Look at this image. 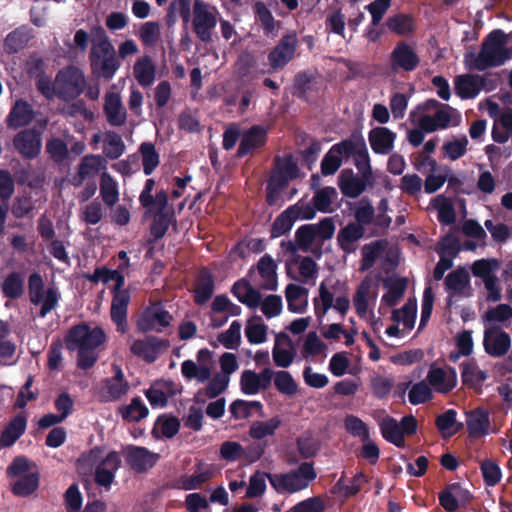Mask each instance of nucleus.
Wrapping results in <instances>:
<instances>
[{
  "label": "nucleus",
  "mask_w": 512,
  "mask_h": 512,
  "mask_svg": "<svg viewBox=\"0 0 512 512\" xmlns=\"http://www.w3.org/2000/svg\"><path fill=\"white\" fill-rule=\"evenodd\" d=\"M507 35L501 29L492 30L483 39L478 54L465 55V64L469 70L485 71L500 67L511 58V51L506 47Z\"/></svg>",
  "instance_id": "obj_1"
},
{
  "label": "nucleus",
  "mask_w": 512,
  "mask_h": 512,
  "mask_svg": "<svg viewBox=\"0 0 512 512\" xmlns=\"http://www.w3.org/2000/svg\"><path fill=\"white\" fill-rule=\"evenodd\" d=\"M92 48L89 54L91 71L94 75L111 80L120 68L114 46L102 26L91 29Z\"/></svg>",
  "instance_id": "obj_2"
},
{
  "label": "nucleus",
  "mask_w": 512,
  "mask_h": 512,
  "mask_svg": "<svg viewBox=\"0 0 512 512\" xmlns=\"http://www.w3.org/2000/svg\"><path fill=\"white\" fill-rule=\"evenodd\" d=\"M270 485L279 494H294L309 487L317 473L312 462H302L286 473L266 474Z\"/></svg>",
  "instance_id": "obj_3"
},
{
  "label": "nucleus",
  "mask_w": 512,
  "mask_h": 512,
  "mask_svg": "<svg viewBox=\"0 0 512 512\" xmlns=\"http://www.w3.org/2000/svg\"><path fill=\"white\" fill-rule=\"evenodd\" d=\"M114 286L111 288L112 300L110 307L111 321L116 325L117 332L125 334L128 331V306L131 301L129 288H124L125 277L116 270L113 276Z\"/></svg>",
  "instance_id": "obj_4"
},
{
  "label": "nucleus",
  "mask_w": 512,
  "mask_h": 512,
  "mask_svg": "<svg viewBox=\"0 0 512 512\" xmlns=\"http://www.w3.org/2000/svg\"><path fill=\"white\" fill-rule=\"evenodd\" d=\"M106 340L101 327L91 328L82 323L73 326L66 334V349L68 350H95Z\"/></svg>",
  "instance_id": "obj_5"
},
{
  "label": "nucleus",
  "mask_w": 512,
  "mask_h": 512,
  "mask_svg": "<svg viewBox=\"0 0 512 512\" xmlns=\"http://www.w3.org/2000/svg\"><path fill=\"white\" fill-rule=\"evenodd\" d=\"M217 25L215 9L202 0L193 4L192 27L196 37L203 43L212 42L213 31Z\"/></svg>",
  "instance_id": "obj_6"
},
{
  "label": "nucleus",
  "mask_w": 512,
  "mask_h": 512,
  "mask_svg": "<svg viewBox=\"0 0 512 512\" xmlns=\"http://www.w3.org/2000/svg\"><path fill=\"white\" fill-rule=\"evenodd\" d=\"M173 316L160 302L151 303L139 314L136 327L141 333L155 331L158 333L171 325Z\"/></svg>",
  "instance_id": "obj_7"
},
{
  "label": "nucleus",
  "mask_w": 512,
  "mask_h": 512,
  "mask_svg": "<svg viewBox=\"0 0 512 512\" xmlns=\"http://www.w3.org/2000/svg\"><path fill=\"white\" fill-rule=\"evenodd\" d=\"M388 63L393 74L410 73L420 66L421 59L410 43L401 40L390 52Z\"/></svg>",
  "instance_id": "obj_8"
},
{
  "label": "nucleus",
  "mask_w": 512,
  "mask_h": 512,
  "mask_svg": "<svg viewBox=\"0 0 512 512\" xmlns=\"http://www.w3.org/2000/svg\"><path fill=\"white\" fill-rule=\"evenodd\" d=\"M298 46L295 31L284 34L276 46L268 53V63L273 71L282 70L294 57Z\"/></svg>",
  "instance_id": "obj_9"
},
{
  "label": "nucleus",
  "mask_w": 512,
  "mask_h": 512,
  "mask_svg": "<svg viewBox=\"0 0 512 512\" xmlns=\"http://www.w3.org/2000/svg\"><path fill=\"white\" fill-rule=\"evenodd\" d=\"M314 311L316 317L320 320L326 313L334 308L342 317H344L350 309V300L347 296H339L335 299L333 294L328 290L324 282L319 286V298H314Z\"/></svg>",
  "instance_id": "obj_10"
},
{
  "label": "nucleus",
  "mask_w": 512,
  "mask_h": 512,
  "mask_svg": "<svg viewBox=\"0 0 512 512\" xmlns=\"http://www.w3.org/2000/svg\"><path fill=\"white\" fill-rule=\"evenodd\" d=\"M170 346L168 339L159 338L157 336L149 335L144 339L135 340L131 347V353L139 358H142L147 363L156 361L160 353L166 351Z\"/></svg>",
  "instance_id": "obj_11"
},
{
  "label": "nucleus",
  "mask_w": 512,
  "mask_h": 512,
  "mask_svg": "<svg viewBox=\"0 0 512 512\" xmlns=\"http://www.w3.org/2000/svg\"><path fill=\"white\" fill-rule=\"evenodd\" d=\"M13 146L22 157L35 159L41 152V133L35 128L23 129L14 136Z\"/></svg>",
  "instance_id": "obj_12"
},
{
  "label": "nucleus",
  "mask_w": 512,
  "mask_h": 512,
  "mask_svg": "<svg viewBox=\"0 0 512 512\" xmlns=\"http://www.w3.org/2000/svg\"><path fill=\"white\" fill-rule=\"evenodd\" d=\"M121 466V458L118 452H109L104 459H102L94 471V481L98 486L110 489L115 479V474Z\"/></svg>",
  "instance_id": "obj_13"
},
{
  "label": "nucleus",
  "mask_w": 512,
  "mask_h": 512,
  "mask_svg": "<svg viewBox=\"0 0 512 512\" xmlns=\"http://www.w3.org/2000/svg\"><path fill=\"white\" fill-rule=\"evenodd\" d=\"M483 346L488 355L502 357L507 354L511 347V338L507 332L499 327L486 328Z\"/></svg>",
  "instance_id": "obj_14"
},
{
  "label": "nucleus",
  "mask_w": 512,
  "mask_h": 512,
  "mask_svg": "<svg viewBox=\"0 0 512 512\" xmlns=\"http://www.w3.org/2000/svg\"><path fill=\"white\" fill-rule=\"evenodd\" d=\"M275 168L272 170L269 180L278 187H287L290 180L299 175V167L291 154L284 157L275 156Z\"/></svg>",
  "instance_id": "obj_15"
},
{
  "label": "nucleus",
  "mask_w": 512,
  "mask_h": 512,
  "mask_svg": "<svg viewBox=\"0 0 512 512\" xmlns=\"http://www.w3.org/2000/svg\"><path fill=\"white\" fill-rule=\"evenodd\" d=\"M267 142V130L260 125H253L241 137L236 156L243 158L263 148Z\"/></svg>",
  "instance_id": "obj_16"
},
{
  "label": "nucleus",
  "mask_w": 512,
  "mask_h": 512,
  "mask_svg": "<svg viewBox=\"0 0 512 512\" xmlns=\"http://www.w3.org/2000/svg\"><path fill=\"white\" fill-rule=\"evenodd\" d=\"M427 383L440 394L450 393L457 385V374L453 367L447 370L431 366L427 374Z\"/></svg>",
  "instance_id": "obj_17"
},
{
  "label": "nucleus",
  "mask_w": 512,
  "mask_h": 512,
  "mask_svg": "<svg viewBox=\"0 0 512 512\" xmlns=\"http://www.w3.org/2000/svg\"><path fill=\"white\" fill-rule=\"evenodd\" d=\"M445 286L448 292L447 306L451 307L455 296H471L470 277L464 269H456L445 278Z\"/></svg>",
  "instance_id": "obj_18"
},
{
  "label": "nucleus",
  "mask_w": 512,
  "mask_h": 512,
  "mask_svg": "<svg viewBox=\"0 0 512 512\" xmlns=\"http://www.w3.org/2000/svg\"><path fill=\"white\" fill-rule=\"evenodd\" d=\"M372 185V180H366L361 175H355L350 168L343 169L338 176V186L341 193L348 198H357L365 190L367 185Z\"/></svg>",
  "instance_id": "obj_19"
},
{
  "label": "nucleus",
  "mask_w": 512,
  "mask_h": 512,
  "mask_svg": "<svg viewBox=\"0 0 512 512\" xmlns=\"http://www.w3.org/2000/svg\"><path fill=\"white\" fill-rule=\"evenodd\" d=\"M466 426L470 437L477 439L489 434L490 414L484 407L466 412Z\"/></svg>",
  "instance_id": "obj_20"
},
{
  "label": "nucleus",
  "mask_w": 512,
  "mask_h": 512,
  "mask_svg": "<svg viewBox=\"0 0 512 512\" xmlns=\"http://www.w3.org/2000/svg\"><path fill=\"white\" fill-rule=\"evenodd\" d=\"M215 290L214 276L208 268H202L196 279L193 290V300L196 305L206 304L213 296Z\"/></svg>",
  "instance_id": "obj_21"
},
{
  "label": "nucleus",
  "mask_w": 512,
  "mask_h": 512,
  "mask_svg": "<svg viewBox=\"0 0 512 512\" xmlns=\"http://www.w3.org/2000/svg\"><path fill=\"white\" fill-rule=\"evenodd\" d=\"M37 90L48 100L58 98L64 100V69H60L54 81L46 74L38 75Z\"/></svg>",
  "instance_id": "obj_22"
},
{
  "label": "nucleus",
  "mask_w": 512,
  "mask_h": 512,
  "mask_svg": "<svg viewBox=\"0 0 512 512\" xmlns=\"http://www.w3.org/2000/svg\"><path fill=\"white\" fill-rule=\"evenodd\" d=\"M157 460V454L150 452L145 447L139 446H131L126 455L127 464L139 473L146 472L152 468Z\"/></svg>",
  "instance_id": "obj_23"
},
{
  "label": "nucleus",
  "mask_w": 512,
  "mask_h": 512,
  "mask_svg": "<svg viewBox=\"0 0 512 512\" xmlns=\"http://www.w3.org/2000/svg\"><path fill=\"white\" fill-rule=\"evenodd\" d=\"M395 139L396 133L387 127H375L368 133V140L373 152L380 155H386L392 150Z\"/></svg>",
  "instance_id": "obj_24"
},
{
  "label": "nucleus",
  "mask_w": 512,
  "mask_h": 512,
  "mask_svg": "<svg viewBox=\"0 0 512 512\" xmlns=\"http://www.w3.org/2000/svg\"><path fill=\"white\" fill-rule=\"evenodd\" d=\"M482 75L462 74L455 78L454 90L461 99H473L481 92Z\"/></svg>",
  "instance_id": "obj_25"
},
{
  "label": "nucleus",
  "mask_w": 512,
  "mask_h": 512,
  "mask_svg": "<svg viewBox=\"0 0 512 512\" xmlns=\"http://www.w3.org/2000/svg\"><path fill=\"white\" fill-rule=\"evenodd\" d=\"M364 235L365 228L362 225L350 222L339 230L337 242L341 250L349 254L355 250L354 243L363 238Z\"/></svg>",
  "instance_id": "obj_26"
},
{
  "label": "nucleus",
  "mask_w": 512,
  "mask_h": 512,
  "mask_svg": "<svg viewBox=\"0 0 512 512\" xmlns=\"http://www.w3.org/2000/svg\"><path fill=\"white\" fill-rule=\"evenodd\" d=\"M388 30L398 36L407 37L416 30V20L411 14L396 13L389 16L385 21Z\"/></svg>",
  "instance_id": "obj_27"
},
{
  "label": "nucleus",
  "mask_w": 512,
  "mask_h": 512,
  "mask_svg": "<svg viewBox=\"0 0 512 512\" xmlns=\"http://www.w3.org/2000/svg\"><path fill=\"white\" fill-rule=\"evenodd\" d=\"M33 38V30L27 26H20L11 31L4 39L3 48L8 54H15L23 50Z\"/></svg>",
  "instance_id": "obj_28"
},
{
  "label": "nucleus",
  "mask_w": 512,
  "mask_h": 512,
  "mask_svg": "<svg viewBox=\"0 0 512 512\" xmlns=\"http://www.w3.org/2000/svg\"><path fill=\"white\" fill-rule=\"evenodd\" d=\"M34 119V111L31 105L20 99L15 102L7 117V126L17 129L28 125Z\"/></svg>",
  "instance_id": "obj_29"
},
{
  "label": "nucleus",
  "mask_w": 512,
  "mask_h": 512,
  "mask_svg": "<svg viewBox=\"0 0 512 512\" xmlns=\"http://www.w3.org/2000/svg\"><path fill=\"white\" fill-rule=\"evenodd\" d=\"M133 75L142 87L151 86L156 78V66L149 55L136 60L133 66Z\"/></svg>",
  "instance_id": "obj_30"
},
{
  "label": "nucleus",
  "mask_w": 512,
  "mask_h": 512,
  "mask_svg": "<svg viewBox=\"0 0 512 512\" xmlns=\"http://www.w3.org/2000/svg\"><path fill=\"white\" fill-rule=\"evenodd\" d=\"M104 113L107 122L114 127L125 124L127 113L122 106V102L118 95L108 94L105 99Z\"/></svg>",
  "instance_id": "obj_31"
},
{
  "label": "nucleus",
  "mask_w": 512,
  "mask_h": 512,
  "mask_svg": "<svg viewBox=\"0 0 512 512\" xmlns=\"http://www.w3.org/2000/svg\"><path fill=\"white\" fill-rule=\"evenodd\" d=\"M27 419L25 415H16L4 428L0 435V445L2 447L12 446L25 432Z\"/></svg>",
  "instance_id": "obj_32"
},
{
  "label": "nucleus",
  "mask_w": 512,
  "mask_h": 512,
  "mask_svg": "<svg viewBox=\"0 0 512 512\" xmlns=\"http://www.w3.org/2000/svg\"><path fill=\"white\" fill-rule=\"evenodd\" d=\"M257 270L264 283L261 287L265 290L277 289V264L269 254L262 256L257 263Z\"/></svg>",
  "instance_id": "obj_33"
},
{
  "label": "nucleus",
  "mask_w": 512,
  "mask_h": 512,
  "mask_svg": "<svg viewBox=\"0 0 512 512\" xmlns=\"http://www.w3.org/2000/svg\"><path fill=\"white\" fill-rule=\"evenodd\" d=\"M86 79L81 69L74 66H66V102L68 97L75 98L86 89Z\"/></svg>",
  "instance_id": "obj_34"
},
{
  "label": "nucleus",
  "mask_w": 512,
  "mask_h": 512,
  "mask_svg": "<svg viewBox=\"0 0 512 512\" xmlns=\"http://www.w3.org/2000/svg\"><path fill=\"white\" fill-rule=\"evenodd\" d=\"M380 432L382 437L392 443L398 448L405 447V438L403 437V433H401V427L397 420L391 416H386L382 419L379 424Z\"/></svg>",
  "instance_id": "obj_35"
},
{
  "label": "nucleus",
  "mask_w": 512,
  "mask_h": 512,
  "mask_svg": "<svg viewBox=\"0 0 512 512\" xmlns=\"http://www.w3.org/2000/svg\"><path fill=\"white\" fill-rule=\"evenodd\" d=\"M308 290L297 284H288L285 289V296L289 311L293 313H303L307 307L306 297Z\"/></svg>",
  "instance_id": "obj_36"
},
{
  "label": "nucleus",
  "mask_w": 512,
  "mask_h": 512,
  "mask_svg": "<svg viewBox=\"0 0 512 512\" xmlns=\"http://www.w3.org/2000/svg\"><path fill=\"white\" fill-rule=\"evenodd\" d=\"M383 285L388 291L382 296V302L393 307L403 297L407 288V279L405 277L388 278L384 280Z\"/></svg>",
  "instance_id": "obj_37"
},
{
  "label": "nucleus",
  "mask_w": 512,
  "mask_h": 512,
  "mask_svg": "<svg viewBox=\"0 0 512 512\" xmlns=\"http://www.w3.org/2000/svg\"><path fill=\"white\" fill-rule=\"evenodd\" d=\"M294 210V206H289L275 218L270 229L271 239L278 238L291 231L295 221H297V215H293Z\"/></svg>",
  "instance_id": "obj_38"
},
{
  "label": "nucleus",
  "mask_w": 512,
  "mask_h": 512,
  "mask_svg": "<svg viewBox=\"0 0 512 512\" xmlns=\"http://www.w3.org/2000/svg\"><path fill=\"white\" fill-rule=\"evenodd\" d=\"M229 380L230 378L227 375L217 373L216 375H214V377L210 380V382L205 388L198 390L194 397L195 402H204V400L201 398L202 396H206L210 399L218 397L227 389L229 385Z\"/></svg>",
  "instance_id": "obj_39"
},
{
  "label": "nucleus",
  "mask_w": 512,
  "mask_h": 512,
  "mask_svg": "<svg viewBox=\"0 0 512 512\" xmlns=\"http://www.w3.org/2000/svg\"><path fill=\"white\" fill-rule=\"evenodd\" d=\"M460 368L462 382L468 387L480 386L488 378L487 372L480 370L474 360L463 362Z\"/></svg>",
  "instance_id": "obj_40"
},
{
  "label": "nucleus",
  "mask_w": 512,
  "mask_h": 512,
  "mask_svg": "<svg viewBox=\"0 0 512 512\" xmlns=\"http://www.w3.org/2000/svg\"><path fill=\"white\" fill-rule=\"evenodd\" d=\"M102 158L99 155H86L81 159L78 173L73 178L74 185L81 184L86 178L93 177L100 171Z\"/></svg>",
  "instance_id": "obj_41"
},
{
  "label": "nucleus",
  "mask_w": 512,
  "mask_h": 512,
  "mask_svg": "<svg viewBox=\"0 0 512 512\" xmlns=\"http://www.w3.org/2000/svg\"><path fill=\"white\" fill-rule=\"evenodd\" d=\"M40 475L37 472H31L21 476L11 487V492L18 497H28L32 495L39 487Z\"/></svg>",
  "instance_id": "obj_42"
},
{
  "label": "nucleus",
  "mask_w": 512,
  "mask_h": 512,
  "mask_svg": "<svg viewBox=\"0 0 512 512\" xmlns=\"http://www.w3.org/2000/svg\"><path fill=\"white\" fill-rule=\"evenodd\" d=\"M138 151L141 154L143 172L146 176H149L159 166L160 155L152 142L141 143Z\"/></svg>",
  "instance_id": "obj_43"
},
{
  "label": "nucleus",
  "mask_w": 512,
  "mask_h": 512,
  "mask_svg": "<svg viewBox=\"0 0 512 512\" xmlns=\"http://www.w3.org/2000/svg\"><path fill=\"white\" fill-rule=\"evenodd\" d=\"M171 223H174V225L177 223L174 212L156 211L150 226V234L155 241L165 236Z\"/></svg>",
  "instance_id": "obj_44"
},
{
  "label": "nucleus",
  "mask_w": 512,
  "mask_h": 512,
  "mask_svg": "<svg viewBox=\"0 0 512 512\" xmlns=\"http://www.w3.org/2000/svg\"><path fill=\"white\" fill-rule=\"evenodd\" d=\"M100 195L103 202L109 207L114 206L119 200L117 182L106 171L100 177Z\"/></svg>",
  "instance_id": "obj_45"
},
{
  "label": "nucleus",
  "mask_w": 512,
  "mask_h": 512,
  "mask_svg": "<svg viewBox=\"0 0 512 512\" xmlns=\"http://www.w3.org/2000/svg\"><path fill=\"white\" fill-rule=\"evenodd\" d=\"M252 8L255 19L260 23L264 34L267 36L273 34L276 30V20L266 4L262 1H256Z\"/></svg>",
  "instance_id": "obj_46"
},
{
  "label": "nucleus",
  "mask_w": 512,
  "mask_h": 512,
  "mask_svg": "<svg viewBox=\"0 0 512 512\" xmlns=\"http://www.w3.org/2000/svg\"><path fill=\"white\" fill-rule=\"evenodd\" d=\"M279 416H274L267 421H255L249 428V436L253 439L260 440L267 436H272L281 426Z\"/></svg>",
  "instance_id": "obj_47"
},
{
  "label": "nucleus",
  "mask_w": 512,
  "mask_h": 512,
  "mask_svg": "<svg viewBox=\"0 0 512 512\" xmlns=\"http://www.w3.org/2000/svg\"><path fill=\"white\" fill-rule=\"evenodd\" d=\"M104 450L102 446H95L89 451L82 453L77 460V470L79 473L87 474L91 472L104 459Z\"/></svg>",
  "instance_id": "obj_48"
},
{
  "label": "nucleus",
  "mask_w": 512,
  "mask_h": 512,
  "mask_svg": "<svg viewBox=\"0 0 512 512\" xmlns=\"http://www.w3.org/2000/svg\"><path fill=\"white\" fill-rule=\"evenodd\" d=\"M2 293L6 298L19 299L24 292V278L18 272L7 275L2 284Z\"/></svg>",
  "instance_id": "obj_49"
},
{
  "label": "nucleus",
  "mask_w": 512,
  "mask_h": 512,
  "mask_svg": "<svg viewBox=\"0 0 512 512\" xmlns=\"http://www.w3.org/2000/svg\"><path fill=\"white\" fill-rule=\"evenodd\" d=\"M385 249V243H382V241L377 240L369 244H365L362 247L361 254V264H360V270L361 271H367L371 269L378 257L382 254V252Z\"/></svg>",
  "instance_id": "obj_50"
},
{
  "label": "nucleus",
  "mask_w": 512,
  "mask_h": 512,
  "mask_svg": "<svg viewBox=\"0 0 512 512\" xmlns=\"http://www.w3.org/2000/svg\"><path fill=\"white\" fill-rule=\"evenodd\" d=\"M354 163L359 173L366 180H372L373 173L370 164V157L366 147V143L363 138L359 139V149L354 155Z\"/></svg>",
  "instance_id": "obj_51"
},
{
  "label": "nucleus",
  "mask_w": 512,
  "mask_h": 512,
  "mask_svg": "<svg viewBox=\"0 0 512 512\" xmlns=\"http://www.w3.org/2000/svg\"><path fill=\"white\" fill-rule=\"evenodd\" d=\"M104 142L103 152L111 160L118 159L125 151V144L121 136L115 131H108L105 134Z\"/></svg>",
  "instance_id": "obj_52"
},
{
  "label": "nucleus",
  "mask_w": 512,
  "mask_h": 512,
  "mask_svg": "<svg viewBox=\"0 0 512 512\" xmlns=\"http://www.w3.org/2000/svg\"><path fill=\"white\" fill-rule=\"evenodd\" d=\"M274 386L277 391L286 396H293L298 391V385L291 373L285 370L275 372Z\"/></svg>",
  "instance_id": "obj_53"
},
{
  "label": "nucleus",
  "mask_w": 512,
  "mask_h": 512,
  "mask_svg": "<svg viewBox=\"0 0 512 512\" xmlns=\"http://www.w3.org/2000/svg\"><path fill=\"white\" fill-rule=\"evenodd\" d=\"M337 195L336 189L331 186L318 189L313 196V204L315 208L322 213L332 212L330 206Z\"/></svg>",
  "instance_id": "obj_54"
},
{
  "label": "nucleus",
  "mask_w": 512,
  "mask_h": 512,
  "mask_svg": "<svg viewBox=\"0 0 512 512\" xmlns=\"http://www.w3.org/2000/svg\"><path fill=\"white\" fill-rule=\"evenodd\" d=\"M500 267V261L496 258L479 259L476 260L472 266L471 271L475 277L483 279V281L489 277H495L493 274Z\"/></svg>",
  "instance_id": "obj_55"
},
{
  "label": "nucleus",
  "mask_w": 512,
  "mask_h": 512,
  "mask_svg": "<svg viewBox=\"0 0 512 512\" xmlns=\"http://www.w3.org/2000/svg\"><path fill=\"white\" fill-rule=\"evenodd\" d=\"M435 202V207L438 210V221L445 225L453 224L456 220V212L452 201L443 195H439Z\"/></svg>",
  "instance_id": "obj_56"
},
{
  "label": "nucleus",
  "mask_w": 512,
  "mask_h": 512,
  "mask_svg": "<svg viewBox=\"0 0 512 512\" xmlns=\"http://www.w3.org/2000/svg\"><path fill=\"white\" fill-rule=\"evenodd\" d=\"M371 391L377 399L386 398L394 387V380L391 377H385L374 374L370 378Z\"/></svg>",
  "instance_id": "obj_57"
},
{
  "label": "nucleus",
  "mask_w": 512,
  "mask_h": 512,
  "mask_svg": "<svg viewBox=\"0 0 512 512\" xmlns=\"http://www.w3.org/2000/svg\"><path fill=\"white\" fill-rule=\"evenodd\" d=\"M344 426L348 433L360 440H367L370 436L368 425L355 415H347L344 420Z\"/></svg>",
  "instance_id": "obj_58"
},
{
  "label": "nucleus",
  "mask_w": 512,
  "mask_h": 512,
  "mask_svg": "<svg viewBox=\"0 0 512 512\" xmlns=\"http://www.w3.org/2000/svg\"><path fill=\"white\" fill-rule=\"evenodd\" d=\"M480 470L486 486H496L501 480V469L499 465L490 459L483 460L480 464Z\"/></svg>",
  "instance_id": "obj_59"
},
{
  "label": "nucleus",
  "mask_w": 512,
  "mask_h": 512,
  "mask_svg": "<svg viewBox=\"0 0 512 512\" xmlns=\"http://www.w3.org/2000/svg\"><path fill=\"white\" fill-rule=\"evenodd\" d=\"M432 398V389L425 381H420L414 384L408 393V399L412 405L424 404L430 401Z\"/></svg>",
  "instance_id": "obj_60"
},
{
  "label": "nucleus",
  "mask_w": 512,
  "mask_h": 512,
  "mask_svg": "<svg viewBox=\"0 0 512 512\" xmlns=\"http://www.w3.org/2000/svg\"><path fill=\"white\" fill-rule=\"evenodd\" d=\"M148 408L145 406L140 397H135L131 403L123 408L122 417L128 421L138 422L148 415Z\"/></svg>",
  "instance_id": "obj_61"
},
{
  "label": "nucleus",
  "mask_w": 512,
  "mask_h": 512,
  "mask_svg": "<svg viewBox=\"0 0 512 512\" xmlns=\"http://www.w3.org/2000/svg\"><path fill=\"white\" fill-rule=\"evenodd\" d=\"M241 324L233 321L228 330L218 336V341L227 349H236L241 340Z\"/></svg>",
  "instance_id": "obj_62"
},
{
  "label": "nucleus",
  "mask_w": 512,
  "mask_h": 512,
  "mask_svg": "<svg viewBox=\"0 0 512 512\" xmlns=\"http://www.w3.org/2000/svg\"><path fill=\"white\" fill-rule=\"evenodd\" d=\"M314 224H304L300 226L295 232V241L298 248L307 252L314 240L316 239Z\"/></svg>",
  "instance_id": "obj_63"
},
{
  "label": "nucleus",
  "mask_w": 512,
  "mask_h": 512,
  "mask_svg": "<svg viewBox=\"0 0 512 512\" xmlns=\"http://www.w3.org/2000/svg\"><path fill=\"white\" fill-rule=\"evenodd\" d=\"M456 489H459V484L453 483L448 485L438 495L439 504L447 512H455L459 507V500L453 493Z\"/></svg>",
  "instance_id": "obj_64"
}]
</instances>
